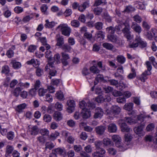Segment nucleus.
I'll list each match as a JSON object with an SVG mask.
<instances>
[{
    "mask_svg": "<svg viewBox=\"0 0 157 157\" xmlns=\"http://www.w3.org/2000/svg\"><path fill=\"white\" fill-rule=\"evenodd\" d=\"M117 22L119 23V24L118 27H116V29H117L118 32L119 31L122 30L128 40L132 39L133 35H131L129 25L127 22L126 20H122L121 18H120L118 20Z\"/></svg>",
    "mask_w": 157,
    "mask_h": 157,
    "instance_id": "nucleus-1",
    "label": "nucleus"
},
{
    "mask_svg": "<svg viewBox=\"0 0 157 157\" xmlns=\"http://www.w3.org/2000/svg\"><path fill=\"white\" fill-rule=\"evenodd\" d=\"M121 109L119 106L116 105L111 106L110 109L106 108V113L108 118L113 120L115 116L118 115L121 112Z\"/></svg>",
    "mask_w": 157,
    "mask_h": 157,
    "instance_id": "nucleus-2",
    "label": "nucleus"
},
{
    "mask_svg": "<svg viewBox=\"0 0 157 157\" xmlns=\"http://www.w3.org/2000/svg\"><path fill=\"white\" fill-rule=\"evenodd\" d=\"M112 139L115 143L116 147L119 149L120 151H124L126 150V149L124 147L123 144L121 143V138L119 136L114 135L112 136Z\"/></svg>",
    "mask_w": 157,
    "mask_h": 157,
    "instance_id": "nucleus-3",
    "label": "nucleus"
},
{
    "mask_svg": "<svg viewBox=\"0 0 157 157\" xmlns=\"http://www.w3.org/2000/svg\"><path fill=\"white\" fill-rule=\"evenodd\" d=\"M57 28L61 31L63 35L67 36H69L71 29L67 24H60Z\"/></svg>",
    "mask_w": 157,
    "mask_h": 157,
    "instance_id": "nucleus-4",
    "label": "nucleus"
},
{
    "mask_svg": "<svg viewBox=\"0 0 157 157\" xmlns=\"http://www.w3.org/2000/svg\"><path fill=\"white\" fill-rule=\"evenodd\" d=\"M95 107L94 104H90V108H88L82 110L81 115L83 118L86 119L90 117L91 115L90 110Z\"/></svg>",
    "mask_w": 157,
    "mask_h": 157,
    "instance_id": "nucleus-5",
    "label": "nucleus"
},
{
    "mask_svg": "<svg viewBox=\"0 0 157 157\" xmlns=\"http://www.w3.org/2000/svg\"><path fill=\"white\" fill-rule=\"evenodd\" d=\"M124 121L121 119L119 121L118 123L120 125L121 131L123 132H129L132 130L129 128Z\"/></svg>",
    "mask_w": 157,
    "mask_h": 157,
    "instance_id": "nucleus-6",
    "label": "nucleus"
},
{
    "mask_svg": "<svg viewBox=\"0 0 157 157\" xmlns=\"http://www.w3.org/2000/svg\"><path fill=\"white\" fill-rule=\"evenodd\" d=\"M135 41L139 43V46L141 48H144L147 46L146 42L144 40L139 36H137L136 37Z\"/></svg>",
    "mask_w": 157,
    "mask_h": 157,
    "instance_id": "nucleus-7",
    "label": "nucleus"
},
{
    "mask_svg": "<svg viewBox=\"0 0 157 157\" xmlns=\"http://www.w3.org/2000/svg\"><path fill=\"white\" fill-rule=\"evenodd\" d=\"M52 155L51 157H57L56 154L60 155H63L65 153V151L64 148H58L52 150Z\"/></svg>",
    "mask_w": 157,
    "mask_h": 157,
    "instance_id": "nucleus-8",
    "label": "nucleus"
},
{
    "mask_svg": "<svg viewBox=\"0 0 157 157\" xmlns=\"http://www.w3.org/2000/svg\"><path fill=\"white\" fill-rule=\"evenodd\" d=\"M144 126L140 125L137 127H136L134 128V131L135 132L137 135L139 136H143L144 134L143 129Z\"/></svg>",
    "mask_w": 157,
    "mask_h": 157,
    "instance_id": "nucleus-9",
    "label": "nucleus"
},
{
    "mask_svg": "<svg viewBox=\"0 0 157 157\" xmlns=\"http://www.w3.org/2000/svg\"><path fill=\"white\" fill-rule=\"evenodd\" d=\"M61 54L62 57V63L63 65L66 66L68 63L67 60L70 59L69 55L65 52H62L61 53Z\"/></svg>",
    "mask_w": 157,
    "mask_h": 157,
    "instance_id": "nucleus-10",
    "label": "nucleus"
},
{
    "mask_svg": "<svg viewBox=\"0 0 157 157\" xmlns=\"http://www.w3.org/2000/svg\"><path fill=\"white\" fill-rule=\"evenodd\" d=\"M51 58L50 57V65H53L55 63L56 64H59L60 63V56L59 54L55 55L54 57V61L52 62L50 59Z\"/></svg>",
    "mask_w": 157,
    "mask_h": 157,
    "instance_id": "nucleus-11",
    "label": "nucleus"
},
{
    "mask_svg": "<svg viewBox=\"0 0 157 157\" xmlns=\"http://www.w3.org/2000/svg\"><path fill=\"white\" fill-rule=\"evenodd\" d=\"M105 153V151L103 148H101L100 150H98L92 154L94 157H103Z\"/></svg>",
    "mask_w": 157,
    "mask_h": 157,
    "instance_id": "nucleus-12",
    "label": "nucleus"
},
{
    "mask_svg": "<svg viewBox=\"0 0 157 157\" xmlns=\"http://www.w3.org/2000/svg\"><path fill=\"white\" fill-rule=\"evenodd\" d=\"M104 114L102 109L98 107L96 109L94 115L95 118H101Z\"/></svg>",
    "mask_w": 157,
    "mask_h": 157,
    "instance_id": "nucleus-13",
    "label": "nucleus"
},
{
    "mask_svg": "<svg viewBox=\"0 0 157 157\" xmlns=\"http://www.w3.org/2000/svg\"><path fill=\"white\" fill-rule=\"evenodd\" d=\"M131 28L135 32L139 34L141 33L142 31L141 27L139 24L135 22H132Z\"/></svg>",
    "mask_w": 157,
    "mask_h": 157,
    "instance_id": "nucleus-14",
    "label": "nucleus"
},
{
    "mask_svg": "<svg viewBox=\"0 0 157 157\" xmlns=\"http://www.w3.org/2000/svg\"><path fill=\"white\" fill-rule=\"evenodd\" d=\"M90 104H92L90 102H88L87 104L84 101L82 100L79 102V107L82 110L86 109L87 108H90Z\"/></svg>",
    "mask_w": 157,
    "mask_h": 157,
    "instance_id": "nucleus-15",
    "label": "nucleus"
},
{
    "mask_svg": "<svg viewBox=\"0 0 157 157\" xmlns=\"http://www.w3.org/2000/svg\"><path fill=\"white\" fill-rule=\"evenodd\" d=\"M90 72L88 69L86 68H83L82 71V74L85 76H86V78L88 80V82L89 83H90L91 84L92 83L93 81H90V80L92 77V76L90 75Z\"/></svg>",
    "mask_w": 157,
    "mask_h": 157,
    "instance_id": "nucleus-16",
    "label": "nucleus"
},
{
    "mask_svg": "<svg viewBox=\"0 0 157 157\" xmlns=\"http://www.w3.org/2000/svg\"><path fill=\"white\" fill-rule=\"evenodd\" d=\"M107 38L111 42L116 43H118L119 42V39L116 36L108 34Z\"/></svg>",
    "mask_w": 157,
    "mask_h": 157,
    "instance_id": "nucleus-17",
    "label": "nucleus"
},
{
    "mask_svg": "<svg viewBox=\"0 0 157 157\" xmlns=\"http://www.w3.org/2000/svg\"><path fill=\"white\" fill-rule=\"evenodd\" d=\"M26 106L27 105L25 103H22L18 105L15 108V110L17 112L21 113L23 112V110L25 109Z\"/></svg>",
    "mask_w": 157,
    "mask_h": 157,
    "instance_id": "nucleus-18",
    "label": "nucleus"
},
{
    "mask_svg": "<svg viewBox=\"0 0 157 157\" xmlns=\"http://www.w3.org/2000/svg\"><path fill=\"white\" fill-rule=\"evenodd\" d=\"M10 72V68L8 66L5 65L2 67L1 71L2 73L6 75H9Z\"/></svg>",
    "mask_w": 157,
    "mask_h": 157,
    "instance_id": "nucleus-19",
    "label": "nucleus"
},
{
    "mask_svg": "<svg viewBox=\"0 0 157 157\" xmlns=\"http://www.w3.org/2000/svg\"><path fill=\"white\" fill-rule=\"evenodd\" d=\"M117 126L114 124H110L108 126V131L110 132H115L117 131Z\"/></svg>",
    "mask_w": 157,
    "mask_h": 157,
    "instance_id": "nucleus-20",
    "label": "nucleus"
},
{
    "mask_svg": "<svg viewBox=\"0 0 157 157\" xmlns=\"http://www.w3.org/2000/svg\"><path fill=\"white\" fill-rule=\"evenodd\" d=\"M146 117L151 118L150 115H147L146 113L144 112H143L140 115L137 116L138 120L141 121H144V119Z\"/></svg>",
    "mask_w": 157,
    "mask_h": 157,
    "instance_id": "nucleus-21",
    "label": "nucleus"
},
{
    "mask_svg": "<svg viewBox=\"0 0 157 157\" xmlns=\"http://www.w3.org/2000/svg\"><path fill=\"white\" fill-rule=\"evenodd\" d=\"M103 81L104 82L106 81L104 79L103 76L101 75H98L95 78V80L94 82L95 85H97L98 82Z\"/></svg>",
    "mask_w": 157,
    "mask_h": 157,
    "instance_id": "nucleus-22",
    "label": "nucleus"
},
{
    "mask_svg": "<svg viewBox=\"0 0 157 157\" xmlns=\"http://www.w3.org/2000/svg\"><path fill=\"white\" fill-rule=\"evenodd\" d=\"M96 132L99 135L102 134L105 130V127L103 126H98L95 128Z\"/></svg>",
    "mask_w": 157,
    "mask_h": 157,
    "instance_id": "nucleus-23",
    "label": "nucleus"
},
{
    "mask_svg": "<svg viewBox=\"0 0 157 157\" xmlns=\"http://www.w3.org/2000/svg\"><path fill=\"white\" fill-rule=\"evenodd\" d=\"M22 90L20 86H17L13 91V94L14 96L17 97L19 95Z\"/></svg>",
    "mask_w": 157,
    "mask_h": 157,
    "instance_id": "nucleus-24",
    "label": "nucleus"
},
{
    "mask_svg": "<svg viewBox=\"0 0 157 157\" xmlns=\"http://www.w3.org/2000/svg\"><path fill=\"white\" fill-rule=\"evenodd\" d=\"M118 25L117 26H116L114 29L112 26H110L109 27H107L106 29V31L109 34V35H112V34H113L114 33L115 31H117V33H119V32L120 31H119L118 32L117 29L116 30V27H118Z\"/></svg>",
    "mask_w": 157,
    "mask_h": 157,
    "instance_id": "nucleus-25",
    "label": "nucleus"
},
{
    "mask_svg": "<svg viewBox=\"0 0 157 157\" xmlns=\"http://www.w3.org/2000/svg\"><path fill=\"white\" fill-rule=\"evenodd\" d=\"M133 103L132 102L126 103L123 107L124 109L128 111L132 110L133 106Z\"/></svg>",
    "mask_w": 157,
    "mask_h": 157,
    "instance_id": "nucleus-26",
    "label": "nucleus"
},
{
    "mask_svg": "<svg viewBox=\"0 0 157 157\" xmlns=\"http://www.w3.org/2000/svg\"><path fill=\"white\" fill-rule=\"evenodd\" d=\"M89 6V3L87 2H85L82 5H80L78 8V10L81 12L84 11L86 8Z\"/></svg>",
    "mask_w": 157,
    "mask_h": 157,
    "instance_id": "nucleus-27",
    "label": "nucleus"
},
{
    "mask_svg": "<svg viewBox=\"0 0 157 157\" xmlns=\"http://www.w3.org/2000/svg\"><path fill=\"white\" fill-rule=\"evenodd\" d=\"M54 119L56 121H60L62 118V116L60 113L56 111L53 115Z\"/></svg>",
    "mask_w": 157,
    "mask_h": 157,
    "instance_id": "nucleus-28",
    "label": "nucleus"
},
{
    "mask_svg": "<svg viewBox=\"0 0 157 157\" xmlns=\"http://www.w3.org/2000/svg\"><path fill=\"white\" fill-rule=\"evenodd\" d=\"M62 48L63 50H65V52H71L72 49L70 45L67 44H63L62 47Z\"/></svg>",
    "mask_w": 157,
    "mask_h": 157,
    "instance_id": "nucleus-29",
    "label": "nucleus"
},
{
    "mask_svg": "<svg viewBox=\"0 0 157 157\" xmlns=\"http://www.w3.org/2000/svg\"><path fill=\"white\" fill-rule=\"evenodd\" d=\"M18 85L20 86L22 89H23L28 88L30 86V83L27 82L24 83L20 82L18 83Z\"/></svg>",
    "mask_w": 157,
    "mask_h": 157,
    "instance_id": "nucleus-30",
    "label": "nucleus"
},
{
    "mask_svg": "<svg viewBox=\"0 0 157 157\" xmlns=\"http://www.w3.org/2000/svg\"><path fill=\"white\" fill-rule=\"evenodd\" d=\"M117 61L121 64H123L126 61L125 58L123 56L120 55L117 57Z\"/></svg>",
    "mask_w": 157,
    "mask_h": 157,
    "instance_id": "nucleus-31",
    "label": "nucleus"
},
{
    "mask_svg": "<svg viewBox=\"0 0 157 157\" xmlns=\"http://www.w3.org/2000/svg\"><path fill=\"white\" fill-rule=\"evenodd\" d=\"M102 143L105 147L110 145L111 144L112 141L109 138H106L103 139Z\"/></svg>",
    "mask_w": 157,
    "mask_h": 157,
    "instance_id": "nucleus-32",
    "label": "nucleus"
},
{
    "mask_svg": "<svg viewBox=\"0 0 157 157\" xmlns=\"http://www.w3.org/2000/svg\"><path fill=\"white\" fill-rule=\"evenodd\" d=\"M90 71L94 74H98L100 72V71L95 66H93L90 67Z\"/></svg>",
    "mask_w": 157,
    "mask_h": 157,
    "instance_id": "nucleus-33",
    "label": "nucleus"
},
{
    "mask_svg": "<svg viewBox=\"0 0 157 157\" xmlns=\"http://www.w3.org/2000/svg\"><path fill=\"white\" fill-rule=\"evenodd\" d=\"M56 97L59 100H63L64 99V95L61 91L57 92L56 94Z\"/></svg>",
    "mask_w": 157,
    "mask_h": 157,
    "instance_id": "nucleus-34",
    "label": "nucleus"
},
{
    "mask_svg": "<svg viewBox=\"0 0 157 157\" xmlns=\"http://www.w3.org/2000/svg\"><path fill=\"white\" fill-rule=\"evenodd\" d=\"M146 64L147 69V71H146V74L147 75H150L151 74L150 71L152 69V66L151 63L150 62L147 61L146 62Z\"/></svg>",
    "mask_w": 157,
    "mask_h": 157,
    "instance_id": "nucleus-35",
    "label": "nucleus"
},
{
    "mask_svg": "<svg viewBox=\"0 0 157 157\" xmlns=\"http://www.w3.org/2000/svg\"><path fill=\"white\" fill-rule=\"evenodd\" d=\"M124 121L128 124H135L137 122L136 121H135L131 117H125L124 118Z\"/></svg>",
    "mask_w": 157,
    "mask_h": 157,
    "instance_id": "nucleus-36",
    "label": "nucleus"
},
{
    "mask_svg": "<svg viewBox=\"0 0 157 157\" xmlns=\"http://www.w3.org/2000/svg\"><path fill=\"white\" fill-rule=\"evenodd\" d=\"M56 73V70L55 69L54 66L50 63V75L52 76H55Z\"/></svg>",
    "mask_w": 157,
    "mask_h": 157,
    "instance_id": "nucleus-37",
    "label": "nucleus"
},
{
    "mask_svg": "<svg viewBox=\"0 0 157 157\" xmlns=\"http://www.w3.org/2000/svg\"><path fill=\"white\" fill-rule=\"evenodd\" d=\"M86 124L84 122H82L80 124V125L84 127V130L87 132H90L92 131L93 128L90 127L88 126H85Z\"/></svg>",
    "mask_w": 157,
    "mask_h": 157,
    "instance_id": "nucleus-38",
    "label": "nucleus"
},
{
    "mask_svg": "<svg viewBox=\"0 0 157 157\" xmlns=\"http://www.w3.org/2000/svg\"><path fill=\"white\" fill-rule=\"evenodd\" d=\"M108 153L110 155H115L117 153V151L113 147H109L107 149Z\"/></svg>",
    "mask_w": 157,
    "mask_h": 157,
    "instance_id": "nucleus-39",
    "label": "nucleus"
},
{
    "mask_svg": "<svg viewBox=\"0 0 157 157\" xmlns=\"http://www.w3.org/2000/svg\"><path fill=\"white\" fill-rule=\"evenodd\" d=\"M13 67L15 69H18L21 67V63L18 62L13 61L11 62Z\"/></svg>",
    "mask_w": 157,
    "mask_h": 157,
    "instance_id": "nucleus-40",
    "label": "nucleus"
},
{
    "mask_svg": "<svg viewBox=\"0 0 157 157\" xmlns=\"http://www.w3.org/2000/svg\"><path fill=\"white\" fill-rule=\"evenodd\" d=\"M56 45L59 46H62L64 44L63 39L62 37H59L57 38Z\"/></svg>",
    "mask_w": 157,
    "mask_h": 157,
    "instance_id": "nucleus-41",
    "label": "nucleus"
},
{
    "mask_svg": "<svg viewBox=\"0 0 157 157\" xmlns=\"http://www.w3.org/2000/svg\"><path fill=\"white\" fill-rule=\"evenodd\" d=\"M40 40L43 44L46 46L47 50H48L49 49V45L47 43V40L46 38L45 37L40 38Z\"/></svg>",
    "mask_w": 157,
    "mask_h": 157,
    "instance_id": "nucleus-42",
    "label": "nucleus"
},
{
    "mask_svg": "<svg viewBox=\"0 0 157 157\" xmlns=\"http://www.w3.org/2000/svg\"><path fill=\"white\" fill-rule=\"evenodd\" d=\"M103 46L105 48L108 50H111L113 47V45L109 43H105L102 44Z\"/></svg>",
    "mask_w": 157,
    "mask_h": 157,
    "instance_id": "nucleus-43",
    "label": "nucleus"
},
{
    "mask_svg": "<svg viewBox=\"0 0 157 157\" xmlns=\"http://www.w3.org/2000/svg\"><path fill=\"white\" fill-rule=\"evenodd\" d=\"M6 137L9 140H12L14 137V132L12 131L9 132L7 133Z\"/></svg>",
    "mask_w": 157,
    "mask_h": 157,
    "instance_id": "nucleus-44",
    "label": "nucleus"
},
{
    "mask_svg": "<svg viewBox=\"0 0 157 157\" xmlns=\"http://www.w3.org/2000/svg\"><path fill=\"white\" fill-rule=\"evenodd\" d=\"M59 133L58 132H55L52 133L50 136V140H53L56 139V137L59 136Z\"/></svg>",
    "mask_w": 157,
    "mask_h": 157,
    "instance_id": "nucleus-45",
    "label": "nucleus"
},
{
    "mask_svg": "<svg viewBox=\"0 0 157 157\" xmlns=\"http://www.w3.org/2000/svg\"><path fill=\"white\" fill-rule=\"evenodd\" d=\"M48 90L44 89L42 88H40L39 90V94L40 96H43L47 92Z\"/></svg>",
    "mask_w": 157,
    "mask_h": 157,
    "instance_id": "nucleus-46",
    "label": "nucleus"
},
{
    "mask_svg": "<svg viewBox=\"0 0 157 157\" xmlns=\"http://www.w3.org/2000/svg\"><path fill=\"white\" fill-rule=\"evenodd\" d=\"M133 18L134 20L137 23H140L142 21V18L138 15H135Z\"/></svg>",
    "mask_w": 157,
    "mask_h": 157,
    "instance_id": "nucleus-47",
    "label": "nucleus"
},
{
    "mask_svg": "<svg viewBox=\"0 0 157 157\" xmlns=\"http://www.w3.org/2000/svg\"><path fill=\"white\" fill-rule=\"evenodd\" d=\"M36 75L38 77L41 76L43 74V70L39 67L36 68Z\"/></svg>",
    "mask_w": 157,
    "mask_h": 157,
    "instance_id": "nucleus-48",
    "label": "nucleus"
},
{
    "mask_svg": "<svg viewBox=\"0 0 157 157\" xmlns=\"http://www.w3.org/2000/svg\"><path fill=\"white\" fill-rule=\"evenodd\" d=\"M103 24L101 22H98L95 23L94 26L95 28L98 30L101 29L103 27Z\"/></svg>",
    "mask_w": 157,
    "mask_h": 157,
    "instance_id": "nucleus-49",
    "label": "nucleus"
},
{
    "mask_svg": "<svg viewBox=\"0 0 157 157\" xmlns=\"http://www.w3.org/2000/svg\"><path fill=\"white\" fill-rule=\"evenodd\" d=\"M102 11V8L99 7H96L95 8L94 10V13L97 15H100Z\"/></svg>",
    "mask_w": 157,
    "mask_h": 157,
    "instance_id": "nucleus-50",
    "label": "nucleus"
},
{
    "mask_svg": "<svg viewBox=\"0 0 157 157\" xmlns=\"http://www.w3.org/2000/svg\"><path fill=\"white\" fill-rule=\"evenodd\" d=\"M71 25L75 27H78L80 25V23L77 20H74L71 22Z\"/></svg>",
    "mask_w": 157,
    "mask_h": 157,
    "instance_id": "nucleus-51",
    "label": "nucleus"
},
{
    "mask_svg": "<svg viewBox=\"0 0 157 157\" xmlns=\"http://www.w3.org/2000/svg\"><path fill=\"white\" fill-rule=\"evenodd\" d=\"M67 104L68 106L74 108L75 106V101L73 100H70L67 101Z\"/></svg>",
    "mask_w": 157,
    "mask_h": 157,
    "instance_id": "nucleus-52",
    "label": "nucleus"
},
{
    "mask_svg": "<svg viewBox=\"0 0 157 157\" xmlns=\"http://www.w3.org/2000/svg\"><path fill=\"white\" fill-rule=\"evenodd\" d=\"M45 57L48 59V63L45 66V71H47L49 69L48 67L49 66V52L47 51L45 53Z\"/></svg>",
    "mask_w": 157,
    "mask_h": 157,
    "instance_id": "nucleus-53",
    "label": "nucleus"
},
{
    "mask_svg": "<svg viewBox=\"0 0 157 157\" xmlns=\"http://www.w3.org/2000/svg\"><path fill=\"white\" fill-rule=\"evenodd\" d=\"M108 81L110 83L111 85L118 87L119 84L118 81L113 79L109 80Z\"/></svg>",
    "mask_w": 157,
    "mask_h": 157,
    "instance_id": "nucleus-54",
    "label": "nucleus"
},
{
    "mask_svg": "<svg viewBox=\"0 0 157 157\" xmlns=\"http://www.w3.org/2000/svg\"><path fill=\"white\" fill-rule=\"evenodd\" d=\"M96 36L97 38H100L102 40L104 38L105 36L104 33L102 31L98 32L96 33Z\"/></svg>",
    "mask_w": 157,
    "mask_h": 157,
    "instance_id": "nucleus-55",
    "label": "nucleus"
},
{
    "mask_svg": "<svg viewBox=\"0 0 157 157\" xmlns=\"http://www.w3.org/2000/svg\"><path fill=\"white\" fill-rule=\"evenodd\" d=\"M105 98L102 95H99L95 98V101L98 103L102 102L104 101Z\"/></svg>",
    "mask_w": 157,
    "mask_h": 157,
    "instance_id": "nucleus-56",
    "label": "nucleus"
},
{
    "mask_svg": "<svg viewBox=\"0 0 157 157\" xmlns=\"http://www.w3.org/2000/svg\"><path fill=\"white\" fill-rule=\"evenodd\" d=\"M13 147L10 145H7L6 147V153L9 154H11L13 151Z\"/></svg>",
    "mask_w": 157,
    "mask_h": 157,
    "instance_id": "nucleus-57",
    "label": "nucleus"
},
{
    "mask_svg": "<svg viewBox=\"0 0 157 157\" xmlns=\"http://www.w3.org/2000/svg\"><path fill=\"white\" fill-rule=\"evenodd\" d=\"M67 124L69 126L73 127L75 126V123L73 120H70L67 121Z\"/></svg>",
    "mask_w": 157,
    "mask_h": 157,
    "instance_id": "nucleus-58",
    "label": "nucleus"
},
{
    "mask_svg": "<svg viewBox=\"0 0 157 157\" xmlns=\"http://www.w3.org/2000/svg\"><path fill=\"white\" fill-rule=\"evenodd\" d=\"M55 107L57 110L61 111L63 109V105L61 103L59 102H57L55 104Z\"/></svg>",
    "mask_w": 157,
    "mask_h": 157,
    "instance_id": "nucleus-59",
    "label": "nucleus"
},
{
    "mask_svg": "<svg viewBox=\"0 0 157 157\" xmlns=\"http://www.w3.org/2000/svg\"><path fill=\"white\" fill-rule=\"evenodd\" d=\"M23 9L21 7L17 6L14 9L15 12L17 13H19L23 12Z\"/></svg>",
    "mask_w": 157,
    "mask_h": 157,
    "instance_id": "nucleus-60",
    "label": "nucleus"
},
{
    "mask_svg": "<svg viewBox=\"0 0 157 157\" xmlns=\"http://www.w3.org/2000/svg\"><path fill=\"white\" fill-rule=\"evenodd\" d=\"M147 75L146 73V71H145L141 75L140 77V79L141 80L142 82H144L147 79V75Z\"/></svg>",
    "mask_w": 157,
    "mask_h": 157,
    "instance_id": "nucleus-61",
    "label": "nucleus"
},
{
    "mask_svg": "<svg viewBox=\"0 0 157 157\" xmlns=\"http://www.w3.org/2000/svg\"><path fill=\"white\" fill-rule=\"evenodd\" d=\"M132 138V136L131 134L130 133L126 134L124 136V138L125 141L128 142L131 141Z\"/></svg>",
    "mask_w": 157,
    "mask_h": 157,
    "instance_id": "nucleus-62",
    "label": "nucleus"
},
{
    "mask_svg": "<svg viewBox=\"0 0 157 157\" xmlns=\"http://www.w3.org/2000/svg\"><path fill=\"white\" fill-rule=\"evenodd\" d=\"M74 149L76 152H78L82 150V148L80 145H76L74 146Z\"/></svg>",
    "mask_w": 157,
    "mask_h": 157,
    "instance_id": "nucleus-63",
    "label": "nucleus"
},
{
    "mask_svg": "<svg viewBox=\"0 0 157 157\" xmlns=\"http://www.w3.org/2000/svg\"><path fill=\"white\" fill-rule=\"evenodd\" d=\"M112 94L115 97L120 96L123 95V93L121 92L116 90H114Z\"/></svg>",
    "mask_w": 157,
    "mask_h": 157,
    "instance_id": "nucleus-64",
    "label": "nucleus"
}]
</instances>
